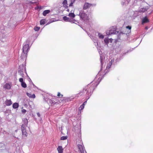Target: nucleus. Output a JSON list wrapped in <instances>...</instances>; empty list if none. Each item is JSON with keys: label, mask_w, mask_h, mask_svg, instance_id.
Masks as SVG:
<instances>
[{"label": "nucleus", "mask_w": 153, "mask_h": 153, "mask_svg": "<svg viewBox=\"0 0 153 153\" xmlns=\"http://www.w3.org/2000/svg\"><path fill=\"white\" fill-rule=\"evenodd\" d=\"M74 3V2H71L69 5V7H71L73 6V4Z\"/></svg>", "instance_id": "31"}, {"label": "nucleus", "mask_w": 153, "mask_h": 153, "mask_svg": "<svg viewBox=\"0 0 153 153\" xmlns=\"http://www.w3.org/2000/svg\"><path fill=\"white\" fill-rule=\"evenodd\" d=\"M78 147L80 153H86L84 147L81 145H78Z\"/></svg>", "instance_id": "4"}, {"label": "nucleus", "mask_w": 153, "mask_h": 153, "mask_svg": "<svg viewBox=\"0 0 153 153\" xmlns=\"http://www.w3.org/2000/svg\"><path fill=\"white\" fill-rule=\"evenodd\" d=\"M113 33L111 32V31H110L109 33V34H107V35H110V34H111Z\"/></svg>", "instance_id": "34"}, {"label": "nucleus", "mask_w": 153, "mask_h": 153, "mask_svg": "<svg viewBox=\"0 0 153 153\" xmlns=\"http://www.w3.org/2000/svg\"><path fill=\"white\" fill-rule=\"evenodd\" d=\"M57 150L58 153H62L63 152V149L62 146H59L57 148Z\"/></svg>", "instance_id": "9"}, {"label": "nucleus", "mask_w": 153, "mask_h": 153, "mask_svg": "<svg viewBox=\"0 0 153 153\" xmlns=\"http://www.w3.org/2000/svg\"><path fill=\"white\" fill-rule=\"evenodd\" d=\"M110 40V41L111 42H112V41H113V39H109Z\"/></svg>", "instance_id": "35"}, {"label": "nucleus", "mask_w": 153, "mask_h": 153, "mask_svg": "<svg viewBox=\"0 0 153 153\" xmlns=\"http://www.w3.org/2000/svg\"><path fill=\"white\" fill-rule=\"evenodd\" d=\"M50 12V10H45L43 11L42 14L43 16H45L47 14L49 13Z\"/></svg>", "instance_id": "17"}, {"label": "nucleus", "mask_w": 153, "mask_h": 153, "mask_svg": "<svg viewBox=\"0 0 153 153\" xmlns=\"http://www.w3.org/2000/svg\"><path fill=\"white\" fill-rule=\"evenodd\" d=\"M86 91V89H84L83 90H82L78 94L81 95H82L85 93V91Z\"/></svg>", "instance_id": "21"}, {"label": "nucleus", "mask_w": 153, "mask_h": 153, "mask_svg": "<svg viewBox=\"0 0 153 153\" xmlns=\"http://www.w3.org/2000/svg\"><path fill=\"white\" fill-rule=\"evenodd\" d=\"M93 6L92 4H90L86 2L85 3L84 6L83 7V9L86 10V9L90 8Z\"/></svg>", "instance_id": "6"}, {"label": "nucleus", "mask_w": 153, "mask_h": 153, "mask_svg": "<svg viewBox=\"0 0 153 153\" xmlns=\"http://www.w3.org/2000/svg\"><path fill=\"white\" fill-rule=\"evenodd\" d=\"M114 62V59H111V61L109 62H111L112 64V63Z\"/></svg>", "instance_id": "33"}, {"label": "nucleus", "mask_w": 153, "mask_h": 153, "mask_svg": "<svg viewBox=\"0 0 153 153\" xmlns=\"http://www.w3.org/2000/svg\"><path fill=\"white\" fill-rule=\"evenodd\" d=\"M63 20L66 22H70V19L69 18L67 17L66 16H65L63 17Z\"/></svg>", "instance_id": "18"}, {"label": "nucleus", "mask_w": 153, "mask_h": 153, "mask_svg": "<svg viewBox=\"0 0 153 153\" xmlns=\"http://www.w3.org/2000/svg\"><path fill=\"white\" fill-rule=\"evenodd\" d=\"M146 10L147 9L146 8H142L139 10V11L140 13H143L146 11Z\"/></svg>", "instance_id": "22"}, {"label": "nucleus", "mask_w": 153, "mask_h": 153, "mask_svg": "<svg viewBox=\"0 0 153 153\" xmlns=\"http://www.w3.org/2000/svg\"><path fill=\"white\" fill-rule=\"evenodd\" d=\"M98 35L100 38L103 39L104 38V36L100 33L98 34Z\"/></svg>", "instance_id": "27"}, {"label": "nucleus", "mask_w": 153, "mask_h": 153, "mask_svg": "<svg viewBox=\"0 0 153 153\" xmlns=\"http://www.w3.org/2000/svg\"><path fill=\"white\" fill-rule=\"evenodd\" d=\"M109 39L108 38H106L104 39V42L107 44H108L109 43Z\"/></svg>", "instance_id": "24"}, {"label": "nucleus", "mask_w": 153, "mask_h": 153, "mask_svg": "<svg viewBox=\"0 0 153 153\" xmlns=\"http://www.w3.org/2000/svg\"><path fill=\"white\" fill-rule=\"evenodd\" d=\"M27 96L30 98H34L36 97L35 95L34 94H31L27 93Z\"/></svg>", "instance_id": "14"}, {"label": "nucleus", "mask_w": 153, "mask_h": 153, "mask_svg": "<svg viewBox=\"0 0 153 153\" xmlns=\"http://www.w3.org/2000/svg\"><path fill=\"white\" fill-rule=\"evenodd\" d=\"M11 87V84L8 83H6L3 86L4 88L5 89H10Z\"/></svg>", "instance_id": "7"}, {"label": "nucleus", "mask_w": 153, "mask_h": 153, "mask_svg": "<svg viewBox=\"0 0 153 153\" xmlns=\"http://www.w3.org/2000/svg\"><path fill=\"white\" fill-rule=\"evenodd\" d=\"M67 136H62V137L61 138V140H65L67 139Z\"/></svg>", "instance_id": "25"}, {"label": "nucleus", "mask_w": 153, "mask_h": 153, "mask_svg": "<svg viewBox=\"0 0 153 153\" xmlns=\"http://www.w3.org/2000/svg\"><path fill=\"white\" fill-rule=\"evenodd\" d=\"M27 126H25L24 125H22L21 126V130L22 134L23 135L27 137V133L26 131V128Z\"/></svg>", "instance_id": "3"}, {"label": "nucleus", "mask_w": 153, "mask_h": 153, "mask_svg": "<svg viewBox=\"0 0 153 153\" xmlns=\"http://www.w3.org/2000/svg\"><path fill=\"white\" fill-rule=\"evenodd\" d=\"M5 103L6 105L9 106L12 104V102L10 100H6Z\"/></svg>", "instance_id": "8"}, {"label": "nucleus", "mask_w": 153, "mask_h": 153, "mask_svg": "<svg viewBox=\"0 0 153 153\" xmlns=\"http://www.w3.org/2000/svg\"><path fill=\"white\" fill-rule=\"evenodd\" d=\"M46 20L45 19H42L40 20V24L41 25H44L46 23Z\"/></svg>", "instance_id": "20"}, {"label": "nucleus", "mask_w": 153, "mask_h": 153, "mask_svg": "<svg viewBox=\"0 0 153 153\" xmlns=\"http://www.w3.org/2000/svg\"><path fill=\"white\" fill-rule=\"evenodd\" d=\"M37 116H38V117H40L41 115H40V113L39 112H37Z\"/></svg>", "instance_id": "32"}, {"label": "nucleus", "mask_w": 153, "mask_h": 153, "mask_svg": "<svg viewBox=\"0 0 153 153\" xmlns=\"http://www.w3.org/2000/svg\"><path fill=\"white\" fill-rule=\"evenodd\" d=\"M67 11H68V12H69V9H68L67 10Z\"/></svg>", "instance_id": "36"}, {"label": "nucleus", "mask_w": 153, "mask_h": 153, "mask_svg": "<svg viewBox=\"0 0 153 153\" xmlns=\"http://www.w3.org/2000/svg\"><path fill=\"white\" fill-rule=\"evenodd\" d=\"M23 124L22 125H24L25 126H27L28 124V120L27 119L24 118L23 120Z\"/></svg>", "instance_id": "13"}, {"label": "nucleus", "mask_w": 153, "mask_h": 153, "mask_svg": "<svg viewBox=\"0 0 153 153\" xmlns=\"http://www.w3.org/2000/svg\"><path fill=\"white\" fill-rule=\"evenodd\" d=\"M126 28H127L130 30L131 29V27L129 26H127L126 27Z\"/></svg>", "instance_id": "30"}, {"label": "nucleus", "mask_w": 153, "mask_h": 153, "mask_svg": "<svg viewBox=\"0 0 153 153\" xmlns=\"http://www.w3.org/2000/svg\"><path fill=\"white\" fill-rule=\"evenodd\" d=\"M112 63L111 62H109L106 67L107 68H110L112 65Z\"/></svg>", "instance_id": "28"}, {"label": "nucleus", "mask_w": 153, "mask_h": 153, "mask_svg": "<svg viewBox=\"0 0 153 153\" xmlns=\"http://www.w3.org/2000/svg\"><path fill=\"white\" fill-rule=\"evenodd\" d=\"M63 6L65 8H67L68 7L67 1V0H64L62 3Z\"/></svg>", "instance_id": "12"}, {"label": "nucleus", "mask_w": 153, "mask_h": 153, "mask_svg": "<svg viewBox=\"0 0 153 153\" xmlns=\"http://www.w3.org/2000/svg\"><path fill=\"white\" fill-rule=\"evenodd\" d=\"M57 99H52L50 100L49 101L50 103L53 105L56 104L57 102Z\"/></svg>", "instance_id": "11"}, {"label": "nucleus", "mask_w": 153, "mask_h": 153, "mask_svg": "<svg viewBox=\"0 0 153 153\" xmlns=\"http://www.w3.org/2000/svg\"><path fill=\"white\" fill-rule=\"evenodd\" d=\"M40 29V27H36L34 28V30L35 31H39Z\"/></svg>", "instance_id": "26"}, {"label": "nucleus", "mask_w": 153, "mask_h": 153, "mask_svg": "<svg viewBox=\"0 0 153 153\" xmlns=\"http://www.w3.org/2000/svg\"><path fill=\"white\" fill-rule=\"evenodd\" d=\"M68 16L72 18H74L75 17V15L73 13H70L68 14Z\"/></svg>", "instance_id": "19"}, {"label": "nucleus", "mask_w": 153, "mask_h": 153, "mask_svg": "<svg viewBox=\"0 0 153 153\" xmlns=\"http://www.w3.org/2000/svg\"><path fill=\"white\" fill-rule=\"evenodd\" d=\"M89 86V85H88V86Z\"/></svg>", "instance_id": "37"}, {"label": "nucleus", "mask_w": 153, "mask_h": 153, "mask_svg": "<svg viewBox=\"0 0 153 153\" xmlns=\"http://www.w3.org/2000/svg\"><path fill=\"white\" fill-rule=\"evenodd\" d=\"M57 96L59 98H61L63 96V95L62 94H61L59 92H58V93Z\"/></svg>", "instance_id": "23"}, {"label": "nucleus", "mask_w": 153, "mask_h": 153, "mask_svg": "<svg viewBox=\"0 0 153 153\" xmlns=\"http://www.w3.org/2000/svg\"><path fill=\"white\" fill-rule=\"evenodd\" d=\"M80 18L84 21H87L88 20V17L87 15L84 12L81 13L79 14Z\"/></svg>", "instance_id": "1"}, {"label": "nucleus", "mask_w": 153, "mask_h": 153, "mask_svg": "<svg viewBox=\"0 0 153 153\" xmlns=\"http://www.w3.org/2000/svg\"><path fill=\"white\" fill-rule=\"evenodd\" d=\"M29 50V46L28 44L25 45L23 48V52L24 54L27 55Z\"/></svg>", "instance_id": "2"}, {"label": "nucleus", "mask_w": 153, "mask_h": 153, "mask_svg": "<svg viewBox=\"0 0 153 153\" xmlns=\"http://www.w3.org/2000/svg\"><path fill=\"white\" fill-rule=\"evenodd\" d=\"M86 102V101L85 102L81 105L79 107V110L80 111H81L84 108V106L85 105V103Z\"/></svg>", "instance_id": "15"}, {"label": "nucleus", "mask_w": 153, "mask_h": 153, "mask_svg": "<svg viewBox=\"0 0 153 153\" xmlns=\"http://www.w3.org/2000/svg\"><path fill=\"white\" fill-rule=\"evenodd\" d=\"M149 20L146 17L144 18L142 21V23L143 24L144 23L149 22Z\"/></svg>", "instance_id": "10"}, {"label": "nucleus", "mask_w": 153, "mask_h": 153, "mask_svg": "<svg viewBox=\"0 0 153 153\" xmlns=\"http://www.w3.org/2000/svg\"><path fill=\"white\" fill-rule=\"evenodd\" d=\"M19 81L21 83L22 86L24 88L27 87V85L26 83L24 81V79L22 78H20L19 79Z\"/></svg>", "instance_id": "5"}, {"label": "nucleus", "mask_w": 153, "mask_h": 153, "mask_svg": "<svg viewBox=\"0 0 153 153\" xmlns=\"http://www.w3.org/2000/svg\"><path fill=\"white\" fill-rule=\"evenodd\" d=\"M19 106V104L18 103H15L13 105V108L16 109L18 108Z\"/></svg>", "instance_id": "16"}, {"label": "nucleus", "mask_w": 153, "mask_h": 153, "mask_svg": "<svg viewBox=\"0 0 153 153\" xmlns=\"http://www.w3.org/2000/svg\"><path fill=\"white\" fill-rule=\"evenodd\" d=\"M22 113H25L26 112V110L25 109H23L22 110Z\"/></svg>", "instance_id": "29"}]
</instances>
